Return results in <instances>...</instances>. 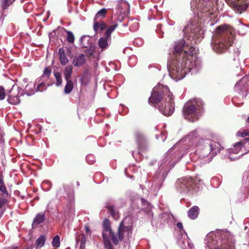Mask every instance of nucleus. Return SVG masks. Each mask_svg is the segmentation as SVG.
Returning <instances> with one entry per match:
<instances>
[{
    "label": "nucleus",
    "instance_id": "f257e3e1",
    "mask_svg": "<svg viewBox=\"0 0 249 249\" xmlns=\"http://www.w3.org/2000/svg\"><path fill=\"white\" fill-rule=\"evenodd\" d=\"M185 43L184 39L175 42L168 62V70L171 77L175 81L183 79L187 71L196 73L201 68V62L196 56V49Z\"/></svg>",
    "mask_w": 249,
    "mask_h": 249
},
{
    "label": "nucleus",
    "instance_id": "f03ea898",
    "mask_svg": "<svg viewBox=\"0 0 249 249\" xmlns=\"http://www.w3.org/2000/svg\"><path fill=\"white\" fill-rule=\"evenodd\" d=\"M126 220V218H124L120 224L117 232L118 238H117L115 234L112 231L110 228L109 221L107 219L104 220V230L102 233V236L106 248L113 249L109 238L111 239L115 245H118L119 241H121L124 237H126L127 240H129V237L131 236L132 231L130 226L125 225Z\"/></svg>",
    "mask_w": 249,
    "mask_h": 249
},
{
    "label": "nucleus",
    "instance_id": "7ed1b4c3",
    "mask_svg": "<svg viewBox=\"0 0 249 249\" xmlns=\"http://www.w3.org/2000/svg\"><path fill=\"white\" fill-rule=\"evenodd\" d=\"M164 94L167 96V98L165 99V106L159 107V110L163 115L169 116L174 112V103L173 95L167 86L159 84L154 88L151 96L149 98V102L152 104L158 103L162 98V95Z\"/></svg>",
    "mask_w": 249,
    "mask_h": 249
},
{
    "label": "nucleus",
    "instance_id": "20e7f679",
    "mask_svg": "<svg viewBox=\"0 0 249 249\" xmlns=\"http://www.w3.org/2000/svg\"><path fill=\"white\" fill-rule=\"evenodd\" d=\"M228 233L217 231L210 232L205 238L206 249H233V242Z\"/></svg>",
    "mask_w": 249,
    "mask_h": 249
},
{
    "label": "nucleus",
    "instance_id": "39448f33",
    "mask_svg": "<svg viewBox=\"0 0 249 249\" xmlns=\"http://www.w3.org/2000/svg\"><path fill=\"white\" fill-rule=\"evenodd\" d=\"M233 35L227 25H222L217 28L214 35L213 43V50L217 53L223 52L231 45Z\"/></svg>",
    "mask_w": 249,
    "mask_h": 249
},
{
    "label": "nucleus",
    "instance_id": "423d86ee",
    "mask_svg": "<svg viewBox=\"0 0 249 249\" xmlns=\"http://www.w3.org/2000/svg\"><path fill=\"white\" fill-rule=\"evenodd\" d=\"M210 0H192L191 8L195 18L199 19L200 24L202 21L205 22L214 13V9L208 5Z\"/></svg>",
    "mask_w": 249,
    "mask_h": 249
},
{
    "label": "nucleus",
    "instance_id": "0eeeda50",
    "mask_svg": "<svg viewBox=\"0 0 249 249\" xmlns=\"http://www.w3.org/2000/svg\"><path fill=\"white\" fill-rule=\"evenodd\" d=\"M203 102L200 99H193L187 102L183 107L184 118L190 122L196 121L200 116Z\"/></svg>",
    "mask_w": 249,
    "mask_h": 249
},
{
    "label": "nucleus",
    "instance_id": "6e6552de",
    "mask_svg": "<svg viewBox=\"0 0 249 249\" xmlns=\"http://www.w3.org/2000/svg\"><path fill=\"white\" fill-rule=\"evenodd\" d=\"M206 139H202L199 141V143L196 145L195 151L197 159L194 158V160L198 161L200 163H206L209 162L206 161L207 159L211 156V148L209 146Z\"/></svg>",
    "mask_w": 249,
    "mask_h": 249
},
{
    "label": "nucleus",
    "instance_id": "1a4fd4ad",
    "mask_svg": "<svg viewBox=\"0 0 249 249\" xmlns=\"http://www.w3.org/2000/svg\"><path fill=\"white\" fill-rule=\"evenodd\" d=\"M130 7L128 3L124 0L119 1L117 7L114 11H112L114 16L118 17L117 21L121 22L124 17H126L129 13Z\"/></svg>",
    "mask_w": 249,
    "mask_h": 249
},
{
    "label": "nucleus",
    "instance_id": "9d476101",
    "mask_svg": "<svg viewBox=\"0 0 249 249\" xmlns=\"http://www.w3.org/2000/svg\"><path fill=\"white\" fill-rule=\"evenodd\" d=\"M183 31L184 34L187 35L189 34L188 40H191L192 38L194 40L198 38L201 35V29L200 26L196 24L193 23L192 22H189L188 24L185 27Z\"/></svg>",
    "mask_w": 249,
    "mask_h": 249
},
{
    "label": "nucleus",
    "instance_id": "9b49d317",
    "mask_svg": "<svg viewBox=\"0 0 249 249\" xmlns=\"http://www.w3.org/2000/svg\"><path fill=\"white\" fill-rule=\"evenodd\" d=\"M177 187L182 191L187 193L193 189L195 180L191 178H185L178 179L177 182Z\"/></svg>",
    "mask_w": 249,
    "mask_h": 249
},
{
    "label": "nucleus",
    "instance_id": "f8f14e48",
    "mask_svg": "<svg viewBox=\"0 0 249 249\" xmlns=\"http://www.w3.org/2000/svg\"><path fill=\"white\" fill-rule=\"evenodd\" d=\"M202 139L198 137L196 131H193L184 138V141L188 144V146H189V149H192L195 146L196 147V145L199 143V141Z\"/></svg>",
    "mask_w": 249,
    "mask_h": 249
},
{
    "label": "nucleus",
    "instance_id": "ddd939ff",
    "mask_svg": "<svg viewBox=\"0 0 249 249\" xmlns=\"http://www.w3.org/2000/svg\"><path fill=\"white\" fill-rule=\"evenodd\" d=\"M206 141L209 145V147L211 148V155L210 156L211 157L206 160V161L210 162L213 157L220 151L221 150V146L218 142L209 139H206Z\"/></svg>",
    "mask_w": 249,
    "mask_h": 249
},
{
    "label": "nucleus",
    "instance_id": "4468645a",
    "mask_svg": "<svg viewBox=\"0 0 249 249\" xmlns=\"http://www.w3.org/2000/svg\"><path fill=\"white\" fill-rule=\"evenodd\" d=\"M175 147L176 146L174 145L166 153L165 158L162 160V162L160 165V167L161 168H163L166 165H169V166H171V167H173L174 166L175 162H177L175 160L176 156L173 154L170 156L169 155L171 154L172 149H175Z\"/></svg>",
    "mask_w": 249,
    "mask_h": 249
},
{
    "label": "nucleus",
    "instance_id": "2eb2a0df",
    "mask_svg": "<svg viewBox=\"0 0 249 249\" xmlns=\"http://www.w3.org/2000/svg\"><path fill=\"white\" fill-rule=\"evenodd\" d=\"M134 136L138 146L139 148L142 147L146 142V137L141 131L136 130L134 132Z\"/></svg>",
    "mask_w": 249,
    "mask_h": 249
},
{
    "label": "nucleus",
    "instance_id": "dca6fc26",
    "mask_svg": "<svg viewBox=\"0 0 249 249\" xmlns=\"http://www.w3.org/2000/svg\"><path fill=\"white\" fill-rule=\"evenodd\" d=\"M111 43V37L104 35V36L99 38L98 44L99 47L102 50L106 49L108 47Z\"/></svg>",
    "mask_w": 249,
    "mask_h": 249
},
{
    "label": "nucleus",
    "instance_id": "f3484780",
    "mask_svg": "<svg viewBox=\"0 0 249 249\" xmlns=\"http://www.w3.org/2000/svg\"><path fill=\"white\" fill-rule=\"evenodd\" d=\"M107 27V24L104 22L94 21L93 30L96 33H101Z\"/></svg>",
    "mask_w": 249,
    "mask_h": 249
},
{
    "label": "nucleus",
    "instance_id": "a211bd4d",
    "mask_svg": "<svg viewBox=\"0 0 249 249\" xmlns=\"http://www.w3.org/2000/svg\"><path fill=\"white\" fill-rule=\"evenodd\" d=\"M86 62V58L84 54H79L75 55L72 61L74 66L78 67L83 65Z\"/></svg>",
    "mask_w": 249,
    "mask_h": 249
},
{
    "label": "nucleus",
    "instance_id": "6ab92c4d",
    "mask_svg": "<svg viewBox=\"0 0 249 249\" xmlns=\"http://www.w3.org/2000/svg\"><path fill=\"white\" fill-rule=\"evenodd\" d=\"M80 42L83 47L89 48L91 46L92 39L89 36L84 35L81 37Z\"/></svg>",
    "mask_w": 249,
    "mask_h": 249
},
{
    "label": "nucleus",
    "instance_id": "aec40b11",
    "mask_svg": "<svg viewBox=\"0 0 249 249\" xmlns=\"http://www.w3.org/2000/svg\"><path fill=\"white\" fill-rule=\"evenodd\" d=\"M35 83H36V84H37V83H36V81H35ZM38 84L36 88V91L41 92L46 90L47 87L51 85L49 82H48L45 80L42 79L38 83Z\"/></svg>",
    "mask_w": 249,
    "mask_h": 249
},
{
    "label": "nucleus",
    "instance_id": "412c9836",
    "mask_svg": "<svg viewBox=\"0 0 249 249\" xmlns=\"http://www.w3.org/2000/svg\"><path fill=\"white\" fill-rule=\"evenodd\" d=\"M25 92L28 96L32 95L36 92V83L33 82L29 83L25 87Z\"/></svg>",
    "mask_w": 249,
    "mask_h": 249
},
{
    "label": "nucleus",
    "instance_id": "4be33fe9",
    "mask_svg": "<svg viewBox=\"0 0 249 249\" xmlns=\"http://www.w3.org/2000/svg\"><path fill=\"white\" fill-rule=\"evenodd\" d=\"M51 73V70L49 69L48 67L45 68L43 74L39 77V78H37L36 80V83H38L40 80H45L46 81L49 82V77Z\"/></svg>",
    "mask_w": 249,
    "mask_h": 249
},
{
    "label": "nucleus",
    "instance_id": "5701e85b",
    "mask_svg": "<svg viewBox=\"0 0 249 249\" xmlns=\"http://www.w3.org/2000/svg\"><path fill=\"white\" fill-rule=\"evenodd\" d=\"M199 208L196 206H194L189 209L188 212L189 217L192 219H195L198 216L199 213Z\"/></svg>",
    "mask_w": 249,
    "mask_h": 249
},
{
    "label": "nucleus",
    "instance_id": "b1692460",
    "mask_svg": "<svg viewBox=\"0 0 249 249\" xmlns=\"http://www.w3.org/2000/svg\"><path fill=\"white\" fill-rule=\"evenodd\" d=\"M243 148V143L241 142H239L235 143L232 148L230 149V152L231 153L237 154L242 151Z\"/></svg>",
    "mask_w": 249,
    "mask_h": 249
},
{
    "label": "nucleus",
    "instance_id": "393cba45",
    "mask_svg": "<svg viewBox=\"0 0 249 249\" xmlns=\"http://www.w3.org/2000/svg\"><path fill=\"white\" fill-rule=\"evenodd\" d=\"M59 58L61 64L63 65H66L68 63L69 60L66 57L65 51L63 48H60L58 50Z\"/></svg>",
    "mask_w": 249,
    "mask_h": 249
},
{
    "label": "nucleus",
    "instance_id": "a878e982",
    "mask_svg": "<svg viewBox=\"0 0 249 249\" xmlns=\"http://www.w3.org/2000/svg\"><path fill=\"white\" fill-rule=\"evenodd\" d=\"M45 217L43 213H38L35 217L33 222V226H36L37 225L42 223L45 220Z\"/></svg>",
    "mask_w": 249,
    "mask_h": 249
},
{
    "label": "nucleus",
    "instance_id": "bb28decb",
    "mask_svg": "<svg viewBox=\"0 0 249 249\" xmlns=\"http://www.w3.org/2000/svg\"><path fill=\"white\" fill-rule=\"evenodd\" d=\"M22 93H21V94L19 95V93H18V95H13L12 94H11L9 95V97L8 99V102L12 105H18L20 102V99L19 97L21 95H22Z\"/></svg>",
    "mask_w": 249,
    "mask_h": 249
},
{
    "label": "nucleus",
    "instance_id": "cd10ccee",
    "mask_svg": "<svg viewBox=\"0 0 249 249\" xmlns=\"http://www.w3.org/2000/svg\"><path fill=\"white\" fill-rule=\"evenodd\" d=\"M107 13V9L106 8H102L99 10L95 15L94 18V21H98L99 20L104 18Z\"/></svg>",
    "mask_w": 249,
    "mask_h": 249
},
{
    "label": "nucleus",
    "instance_id": "c85d7f7f",
    "mask_svg": "<svg viewBox=\"0 0 249 249\" xmlns=\"http://www.w3.org/2000/svg\"><path fill=\"white\" fill-rule=\"evenodd\" d=\"M73 67L71 65L67 66L64 70V74L65 80H71Z\"/></svg>",
    "mask_w": 249,
    "mask_h": 249
},
{
    "label": "nucleus",
    "instance_id": "c756f323",
    "mask_svg": "<svg viewBox=\"0 0 249 249\" xmlns=\"http://www.w3.org/2000/svg\"><path fill=\"white\" fill-rule=\"evenodd\" d=\"M46 240V236L44 235H40L36 240L35 247L36 249L40 248L44 246Z\"/></svg>",
    "mask_w": 249,
    "mask_h": 249
},
{
    "label": "nucleus",
    "instance_id": "7c9ffc66",
    "mask_svg": "<svg viewBox=\"0 0 249 249\" xmlns=\"http://www.w3.org/2000/svg\"><path fill=\"white\" fill-rule=\"evenodd\" d=\"M86 238L84 234L82 233L76 238L77 243H80V247L81 249H84L86 245Z\"/></svg>",
    "mask_w": 249,
    "mask_h": 249
},
{
    "label": "nucleus",
    "instance_id": "2f4dec72",
    "mask_svg": "<svg viewBox=\"0 0 249 249\" xmlns=\"http://www.w3.org/2000/svg\"><path fill=\"white\" fill-rule=\"evenodd\" d=\"M66 84L65 86L64 92L66 94H68L71 92L73 88V83L71 80H66Z\"/></svg>",
    "mask_w": 249,
    "mask_h": 249
},
{
    "label": "nucleus",
    "instance_id": "473e14b6",
    "mask_svg": "<svg viewBox=\"0 0 249 249\" xmlns=\"http://www.w3.org/2000/svg\"><path fill=\"white\" fill-rule=\"evenodd\" d=\"M106 207L108 209L109 213L115 219L118 218V213L115 212L114 206L109 203L106 204Z\"/></svg>",
    "mask_w": 249,
    "mask_h": 249
},
{
    "label": "nucleus",
    "instance_id": "72a5a7b5",
    "mask_svg": "<svg viewBox=\"0 0 249 249\" xmlns=\"http://www.w3.org/2000/svg\"><path fill=\"white\" fill-rule=\"evenodd\" d=\"M53 74L56 80L55 85L57 86L61 85L62 82V80L60 73L58 71H54Z\"/></svg>",
    "mask_w": 249,
    "mask_h": 249
},
{
    "label": "nucleus",
    "instance_id": "f704fd0d",
    "mask_svg": "<svg viewBox=\"0 0 249 249\" xmlns=\"http://www.w3.org/2000/svg\"><path fill=\"white\" fill-rule=\"evenodd\" d=\"M118 26L117 24H115L114 25H112L110 26H109L105 32V35L111 37V33L114 31V30L116 28V27Z\"/></svg>",
    "mask_w": 249,
    "mask_h": 249
},
{
    "label": "nucleus",
    "instance_id": "c9c22d12",
    "mask_svg": "<svg viewBox=\"0 0 249 249\" xmlns=\"http://www.w3.org/2000/svg\"><path fill=\"white\" fill-rule=\"evenodd\" d=\"M0 191L1 192L4 196H8V192L4 185V181L1 178H0Z\"/></svg>",
    "mask_w": 249,
    "mask_h": 249
},
{
    "label": "nucleus",
    "instance_id": "e433bc0d",
    "mask_svg": "<svg viewBox=\"0 0 249 249\" xmlns=\"http://www.w3.org/2000/svg\"><path fill=\"white\" fill-rule=\"evenodd\" d=\"M242 83H243V81L242 80H240L238 83H237L234 86V89L236 91L239 92V94H240L242 96V97H246V94H244L243 92L240 89V87L241 85H242Z\"/></svg>",
    "mask_w": 249,
    "mask_h": 249
},
{
    "label": "nucleus",
    "instance_id": "4c0bfd02",
    "mask_svg": "<svg viewBox=\"0 0 249 249\" xmlns=\"http://www.w3.org/2000/svg\"><path fill=\"white\" fill-rule=\"evenodd\" d=\"M52 244L54 247L58 248L60 246V237L58 235H55L53 238Z\"/></svg>",
    "mask_w": 249,
    "mask_h": 249
},
{
    "label": "nucleus",
    "instance_id": "58836bf2",
    "mask_svg": "<svg viewBox=\"0 0 249 249\" xmlns=\"http://www.w3.org/2000/svg\"><path fill=\"white\" fill-rule=\"evenodd\" d=\"M42 186L45 190L48 191L51 188L52 184L50 180H45L42 182Z\"/></svg>",
    "mask_w": 249,
    "mask_h": 249
},
{
    "label": "nucleus",
    "instance_id": "ea45409f",
    "mask_svg": "<svg viewBox=\"0 0 249 249\" xmlns=\"http://www.w3.org/2000/svg\"><path fill=\"white\" fill-rule=\"evenodd\" d=\"M235 9H236L238 13H241L243 11H245L247 8L246 5H241L238 4H234Z\"/></svg>",
    "mask_w": 249,
    "mask_h": 249
},
{
    "label": "nucleus",
    "instance_id": "a19ab883",
    "mask_svg": "<svg viewBox=\"0 0 249 249\" xmlns=\"http://www.w3.org/2000/svg\"><path fill=\"white\" fill-rule=\"evenodd\" d=\"M67 40L69 43H72L74 41V36L73 33L71 31H67Z\"/></svg>",
    "mask_w": 249,
    "mask_h": 249
},
{
    "label": "nucleus",
    "instance_id": "79ce46f5",
    "mask_svg": "<svg viewBox=\"0 0 249 249\" xmlns=\"http://www.w3.org/2000/svg\"><path fill=\"white\" fill-rule=\"evenodd\" d=\"M14 1H15V0H13V1H10L9 0H1V4L3 8L6 9Z\"/></svg>",
    "mask_w": 249,
    "mask_h": 249
},
{
    "label": "nucleus",
    "instance_id": "37998d69",
    "mask_svg": "<svg viewBox=\"0 0 249 249\" xmlns=\"http://www.w3.org/2000/svg\"><path fill=\"white\" fill-rule=\"evenodd\" d=\"M86 160L89 164H93L95 161L94 157L92 155H89L86 157Z\"/></svg>",
    "mask_w": 249,
    "mask_h": 249
},
{
    "label": "nucleus",
    "instance_id": "c03bdc74",
    "mask_svg": "<svg viewBox=\"0 0 249 249\" xmlns=\"http://www.w3.org/2000/svg\"><path fill=\"white\" fill-rule=\"evenodd\" d=\"M139 28V23L137 21H135L132 25L130 26L129 29L131 31H135Z\"/></svg>",
    "mask_w": 249,
    "mask_h": 249
},
{
    "label": "nucleus",
    "instance_id": "a18cd8bd",
    "mask_svg": "<svg viewBox=\"0 0 249 249\" xmlns=\"http://www.w3.org/2000/svg\"><path fill=\"white\" fill-rule=\"evenodd\" d=\"M238 136L244 138L249 135V132L247 130H243L242 131H238L237 133Z\"/></svg>",
    "mask_w": 249,
    "mask_h": 249
},
{
    "label": "nucleus",
    "instance_id": "49530a36",
    "mask_svg": "<svg viewBox=\"0 0 249 249\" xmlns=\"http://www.w3.org/2000/svg\"><path fill=\"white\" fill-rule=\"evenodd\" d=\"M5 96L4 89L3 88H0V100H3Z\"/></svg>",
    "mask_w": 249,
    "mask_h": 249
},
{
    "label": "nucleus",
    "instance_id": "de8ad7c7",
    "mask_svg": "<svg viewBox=\"0 0 249 249\" xmlns=\"http://www.w3.org/2000/svg\"><path fill=\"white\" fill-rule=\"evenodd\" d=\"M134 44L138 46H140L142 44V41L140 38H136L134 40Z\"/></svg>",
    "mask_w": 249,
    "mask_h": 249
},
{
    "label": "nucleus",
    "instance_id": "09e8293b",
    "mask_svg": "<svg viewBox=\"0 0 249 249\" xmlns=\"http://www.w3.org/2000/svg\"><path fill=\"white\" fill-rule=\"evenodd\" d=\"M80 82L82 85H83L84 83H85V85L87 84V80L86 74H85V75H83L82 77H81Z\"/></svg>",
    "mask_w": 249,
    "mask_h": 249
},
{
    "label": "nucleus",
    "instance_id": "8fccbe9b",
    "mask_svg": "<svg viewBox=\"0 0 249 249\" xmlns=\"http://www.w3.org/2000/svg\"><path fill=\"white\" fill-rule=\"evenodd\" d=\"M142 201V202L143 203V205H147L148 207H147V209H151L152 208V206H151L150 204H149L148 202L145 201L144 199H142L141 200Z\"/></svg>",
    "mask_w": 249,
    "mask_h": 249
},
{
    "label": "nucleus",
    "instance_id": "3c124183",
    "mask_svg": "<svg viewBox=\"0 0 249 249\" xmlns=\"http://www.w3.org/2000/svg\"><path fill=\"white\" fill-rule=\"evenodd\" d=\"M5 200L0 197V209L1 208L2 205L4 204Z\"/></svg>",
    "mask_w": 249,
    "mask_h": 249
},
{
    "label": "nucleus",
    "instance_id": "603ef678",
    "mask_svg": "<svg viewBox=\"0 0 249 249\" xmlns=\"http://www.w3.org/2000/svg\"><path fill=\"white\" fill-rule=\"evenodd\" d=\"M177 227L180 230L183 229V225L182 224L181 222H178L177 224Z\"/></svg>",
    "mask_w": 249,
    "mask_h": 249
},
{
    "label": "nucleus",
    "instance_id": "864d4df0",
    "mask_svg": "<svg viewBox=\"0 0 249 249\" xmlns=\"http://www.w3.org/2000/svg\"><path fill=\"white\" fill-rule=\"evenodd\" d=\"M188 248L190 249H192L194 248L193 245L192 244L189 243L188 241Z\"/></svg>",
    "mask_w": 249,
    "mask_h": 249
},
{
    "label": "nucleus",
    "instance_id": "5fc2aeb1",
    "mask_svg": "<svg viewBox=\"0 0 249 249\" xmlns=\"http://www.w3.org/2000/svg\"><path fill=\"white\" fill-rule=\"evenodd\" d=\"M73 207H72V206L71 205V209L70 210H69V212H70V213H73Z\"/></svg>",
    "mask_w": 249,
    "mask_h": 249
},
{
    "label": "nucleus",
    "instance_id": "6e6d98bb",
    "mask_svg": "<svg viewBox=\"0 0 249 249\" xmlns=\"http://www.w3.org/2000/svg\"><path fill=\"white\" fill-rule=\"evenodd\" d=\"M163 135H164L163 134H161V137H162V138H161V139H162V141L163 142H164V140H165V139H166V137H165V138H163V136H163Z\"/></svg>",
    "mask_w": 249,
    "mask_h": 249
},
{
    "label": "nucleus",
    "instance_id": "4d7b16f0",
    "mask_svg": "<svg viewBox=\"0 0 249 249\" xmlns=\"http://www.w3.org/2000/svg\"><path fill=\"white\" fill-rule=\"evenodd\" d=\"M86 230L87 232H88L89 231V229L87 227H86Z\"/></svg>",
    "mask_w": 249,
    "mask_h": 249
},
{
    "label": "nucleus",
    "instance_id": "13d9d810",
    "mask_svg": "<svg viewBox=\"0 0 249 249\" xmlns=\"http://www.w3.org/2000/svg\"><path fill=\"white\" fill-rule=\"evenodd\" d=\"M23 82L24 83H27L28 82V79H23Z\"/></svg>",
    "mask_w": 249,
    "mask_h": 249
},
{
    "label": "nucleus",
    "instance_id": "bf43d9fd",
    "mask_svg": "<svg viewBox=\"0 0 249 249\" xmlns=\"http://www.w3.org/2000/svg\"><path fill=\"white\" fill-rule=\"evenodd\" d=\"M65 212H66V213H68V212L67 211V206L66 207V209H65Z\"/></svg>",
    "mask_w": 249,
    "mask_h": 249
},
{
    "label": "nucleus",
    "instance_id": "052dcab7",
    "mask_svg": "<svg viewBox=\"0 0 249 249\" xmlns=\"http://www.w3.org/2000/svg\"><path fill=\"white\" fill-rule=\"evenodd\" d=\"M123 25L124 26H127V24H123Z\"/></svg>",
    "mask_w": 249,
    "mask_h": 249
},
{
    "label": "nucleus",
    "instance_id": "680f3d73",
    "mask_svg": "<svg viewBox=\"0 0 249 249\" xmlns=\"http://www.w3.org/2000/svg\"><path fill=\"white\" fill-rule=\"evenodd\" d=\"M247 121H248V122L249 123V116L248 118Z\"/></svg>",
    "mask_w": 249,
    "mask_h": 249
},
{
    "label": "nucleus",
    "instance_id": "e2e57ef3",
    "mask_svg": "<svg viewBox=\"0 0 249 249\" xmlns=\"http://www.w3.org/2000/svg\"><path fill=\"white\" fill-rule=\"evenodd\" d=\"M77 185L78 186H79V182H77Z\"/></svg>",
    "mask_w": 249,
    "mask_h": 249
},
{
    "label": "nucleus",
    "instance_id": "0e129e2a",
    "mask_svg": "<svg viewBox=\"0 0 249 249\" xmlns=\"http://www.w3.org/2000/svg\"><path fill=\"white\" fill-rule=\"evenodd\" d=\"M131 59H132V58H130V59H129V62H128L129 64H130V60H131Z\"/></svg>",
    "mask_w": 249,
    "mask_h": 249
},
{
    "label": "nucleus",
    "instance_id": "69168bd1",
    "mask_svg": "<svg viewBox=\"0 0 249 249\" xmlns=\"http://www.w3.org/2000/svg\"><path fill=\"white\" fill-rule=\"evenodd\" d=\"M13 90H14V89H13V88L12 89V91H13Z\"/></svg>",
    "mask_w": 249,
    "mask_h": 249
},
{
    "label": "nucleus",
    "instance_id": "338daca9",
    "mask_svg": "<svg viewBox=\"0 0 249 249\" xmlns=\"http://www.w3.org/2000/svg\"><path fill=\"white\" fill-rule=\"evenodd\" d=\"M246 140H249V139H246Z\"/></svg>",
    "mask_w": 249,
    "mask_h": 249
},
{
    "label": "nucleus",
    "instance_id": "774afa93",
    "mask_svg": "<svg viewBox=\"0 0 249 249\" xmlns=\"http://www.w3.org/2000/svg\"><path fill=\"white\" fill-rule=\"evenodd\" d=\"M233 249H234V248L233 247Z\"/></svg>",
    "mask_w": 249,
    "mask_h": 249
}]
</instances>
